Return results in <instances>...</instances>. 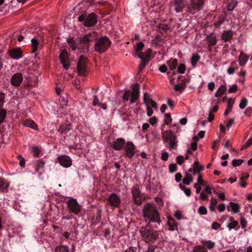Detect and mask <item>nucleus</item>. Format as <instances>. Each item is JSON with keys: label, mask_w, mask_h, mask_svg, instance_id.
<instances>
[{"label": "nucleus", "mask_w": 252, "mask_h": 252, "mask_svg": "<svg viewBox=\"0 0 252 252\" xmlns=\"http://www.w3.org/2000/svg\"><path fill=\"white\" fill-rule=\"evenodd\" d=\"M68 247L63 245L57 247L55 250V252H68Z\"/></svg>", "instance_id": "obj_35"}, {"label": "nucleus", "mask_w": 252, "mask_h": 252, "mask_svg": "<svg viewBox=\"0 0 252 252\" xmlns=\"http://www.w3.org/2000/svg\"><path fill=\"white\" fill-rule=\"evenodd\" d=\"M179 186L180 189L184 190L186 195H187L188 196H190L191 195V191L189 189L186 188L184 186L182 185V184H180Z\"/></svg>", "instance_id": "obj_40"}, {"label": "nucleus", "mask_w": 252, "mask_h": 252, "mask_svg": "<svg viewBox=\"0 0 252 252\" xmlns=\"http://www.w3.org/2000/svg\"><path fill=\"white\" fill-rule=\"evenodd\" d=\"M227 227L229 229L239 228V226L238 221L235 220L233 217H231L230 218L229 222H228Z\"/></svg>", "instance_id": "obj_23"}, {"label": "nucleus", "mask_w": 252, "mask_h": 252, "mask_svg": "<svg viewBox=\"0 0 252 252\" xmlns=\"http://www.w3.org/2000/svg\"><path fill=\"white\" fill-rule=\"evenodd\" d=\"M172 122V118L169 114L167 113L164 116V123L166 125L170 124Z\"/></svg>", "instance_id": "obj_46"}, {"label": "nucleus", "mask_w": 252, "mask_h": 252, "mask_svg": "<svg viewBox=\"0 0 252 252\" xmlns=\"http://www.w3.org/2000/svg\"><path fill=\"white\" fill-rule=\"evenodd\" d=\"M202 244L204 245L203 247H204L206 249H207L208 250H211V249H213L216 245V244L215 242H212V241H210V240L202 241Z\"/></svg>", "instance_id": "obj_28"}, {"label": "nucleus", "mask_w": 252, "mask_h": 252, "mask_svg": "<svg viewBox=\"0 0 252 252\" xmlns=\"http://www.w3.org/2000/svg\"><path fill=\"white\" fill-rule=\"evenodd\" d=\"M111 42L106 36L100 38L95 43V49L100 53L105 52L109 47Z\"/></svg>", "instance_id": "obj_4"}, {"label": "nucleus", "mask_w": 252, "mask_h": 252, "mask_svg": "<svg viewBox=\"0 0 252 252\" xmlns=\"http://www.w3.org/2000/svg\"><path fill=\"white\" fill-rule=\"evenodd\" d=\"M32 152L33 154L35 157H38L39 153H40V150L37 147H34L32 148Z\"/></svg>", "instance_id": "obj_56"}, {"label": "nucleus", "mask_w": 252, "mask_h": 252, "mask_svg": "<svg viewBox=\"0 0 252 252\" xmlns=\"http://www.w3.org/2000/svg\"><path fill=\"white\" fill-rule=\"evenodd\" d=\"M235 62H232L231 63V66L229 67L227 70V72L229 74H232L234 73L235 70V65L236 64Z\"/></svg>", "instance_id": "obj_41"}, {"label": "nucleus", "mask_w": 252, "mask_h": 252, "mask_svg": "<svg viewBox=\"0 0 252 252\" xmlns=\"http://www.w3.org/2000/svg\"><path fill=\"white\" fill-rule=\"evenodd\" d=\"M194 167L195 168V170L196 171V173L198 176H199V174H200V172L204 169V167L201 165L194 166Z\"/></svg>", "instance_id": "obj_60"}, {"label": "nucleus", "mask_w": 252, "mask_h": 252, "mask_svg": "<svg viewBox=\"0 0 252 252\" xmlns=\"http://www.w3.org/2000/svg\"><path fill=\"white\" fill-rule=\"evenodd\" d=\"M140 59H141V62L139 64V71H141L148 63L149 61L148 59H145V58H144V56H142L141 58Z\"/></svg>", "instance_id": "obj_30"}, {"label": "nucleus", "mask_w": 252, "mask_h": 252, "mask_svg": "<svg viewBox=\"0 0 252 252\" xmlns=\"http://www.w3.org/2000/svg\"><path fill=\"white\" fill-rule=\"evenodd\" d=\"M120 198L116 193L111 194L108 198V204L113 207H118L120 206Z\"/></svg>", "instance_id": "obj_10"}, {"label": "nucleus", "mask_w": 252, "mask_h": 252, "mask_svg": "<svg viewBox=\"0 0 252 252\" xmlns=\"http://www.w3.org/2000/svg\"><path fill=\"white\" fill-rule=\"evenodd\" d=\"M142 211L143 217L146 221L148 222V224L150 222H157L159 224L161 222L157 208L153 203H147L143 206Z\"/></svg>", "instance_id": "obj_1"}, {"label": "nucleus", "mask_w": 252, "mask_h": 252, "mask_svg": "<svg viewBox=\"0 0 252 252\" xmlns=\"http://www.w3.org/2000/svg\"><path fill=\"white\" fill-rule=\"evenodd\" d=\"M23 124L25 126L30 127L34 130H37L38 129V126L36 123L31 120H26L23 122Z\"/></svg>", "instance_id": "obj_24"}, {"label": "nucleus", "mask_w": 252, "mask_h": 252, "mask_svg": "<svg viewBox=\"0 0 252 252\" xmlns=\"http://www.w3.org/2000/svg\"><path fill=\"white\" fill-rule=\"evenodd\" d=\"M69 55L66 50H63L60 55V59L63 67L66 70L68 69L70 66L69 63Z\"/></svg>", "instance_id": "obj_9"}, {"label": "nucleus", "mask_w": 252, "mask_h": 252, "mask_svg": "<svg viewBox=\"0 0 252 252\" xmlns=\"http://www.w3.org/2000/svg\"><path fill=\"white\" fill-rule=\"evenodd\" d=\"M86 62L87 58L84 56H81L77 63V69L79 75H85L86 72Z\"/></svg>", "instance_id": "obj_8"}, {"label": "nucleus", "mask_w": 252, "mask_h": 252, "mask_svg": "<svg viewBox=\"0 0 252 252\" xmlns=\"http://www.w3.org/2000/svg\"><path fill=\"white\" fill-rule=\"evenodd\" d=\"M146 108L147 110V116L149 117L151 116L153 114V110L152 108L149 105H147Z\"/></svg>", "instance_id": "obj_64"}, {"label": "nucleus", "mask_w": 252, "mask_h": 252, "mask_svg": "<svg viewBox=\"0 0 252 252\" xmlns=\"http://www.w3.org/2000/svg\"><path fill=\"white\" fill-rule=\"evenodd\" d=\"M236 5H237V3L234 1L229 3L227 5L228 10L229 11L233 10L234 9V8L236 7Z\"/></svg>", "instance_id": "obj_58"}, {"label": "nucleus", "mask_w": 252, "mask_h": 252, "mask_svg": "<svg viewBox=\"0 0 252 252\" xmlns=\"http://www.w3.org/2000/svg\"><path fill=\"white\" fill-rule=\"evenodd\" d=\"M252 144V135L251 136L250 138L248 140V141L245 143V144L242 147L241 150H243L249 147H250Z\"/></svg>", "instance_id": "obj_44"}, {"label": "nucleus", "mask_w": 252, "mask_h": 252, "mask_svg": "<svg viewBox=\"0 0 252 252\" xmlns=\"http://www.w3.org/2000/svg\"><path fill=\"white\" fill-rule=\"evenodd\" d=\"M139 86L137 83L132 85V92H131L130 103L133 104L139 97Z\"/></svg>", "instance_id": "obj_11"}, {"label": "nucleus", "mask_w": 252, "mask_h": 252, "mask_svg": "<svg viewBox=\"0 0 252 252\" xmlns=\"http://www.w3.org/2000/svg\"><path fill=\"white\" fill-rule=\"evenodd\" d=\"M67 207L69 212L75 215H78L81 210V207L78 204L77 200L73 198H70L67 201Z\"/></svg>", "instance_id": "obj_6"}, {"label": "nucleus", "mask_w": 252, "mask_h": 252, "mask_svg": "<svg viewBox=\"0 0 252 252\" xmlns=\"http://www.w3.org/2000/svg\"><path fill=\"white\" fill-rule=\"evenodd\" d=\"M185 89V85L184 84H176L174 86V90L176 92H181Z\"/></svg>", "instance_id": "obj_42"}, {"label": "nucleus", "mask_w": 252, "mask_h": 252, "mask_svg": "<svg viewBox=\"0 0 252 252\" xmlns=\"http://www.w3.org/2000/svg\"><path fill=\"white\" fill-rule=\"evenodd\" d=\"M240 223L243 228H245L247 226V221L246 219L243 217L241 218Z\"/></svg>", "instance_id": "obj_62"}, {"label": "nucleus", "mask_w": 252, "mask_h": 252, "mask_svg": "<svg viewBox=\"0 0 252 252\" xmlns=\"http://www.w3.org/2000/svg\"><path fill=\"white\" fill-rule=\"evenodd\" d=\"M244 162L243 159H234L232 162V164L233 166H238L240 165Z\"/></svg>", "instance_id": "obj_48"}, {"label": "nucleus", "mask_w": 252, "mask_h": 252, "mask_svg": "<svg viewBox=\"0 0 252 252\" xmlns=\"http://www.w3.org/2000/svg\"><path fill=\"white\" fill-rule=\"evenodd\" d=\"M58 160L60 165L65 168L69 167L72 165L71 159L66 155H62L58 157Z\"/></svg>", "instance_id": "obj_12"}, {"label": "nucleus", "mask_w": 252, "mask_h": 252, "mask_svg": "<svg viewBox=\"0 0 252 252\" xmlns=\"http://www.w3.org/2000/svg\"><path fill=\"white\" fill-rule=\"evenodd\" d=\"M32 47V52H35L37 49L38 45V41L37 39L35 38H32L31 40Z\"/></svg>", "instance_id": "obj_38"}, {"label": "nucleus", "mask_w": 252, "mask_h": 252, "mask_svg": "<svg viewBox=\"0 0 252 252\" xmlns=\"http://www.w3.org/2000/svg\"><path fill=\"white\" fill-rule=\"evenodd\" d=\"M193 181V178L192 176V175L186 172L185 174V177L183 180V182L184 184L187 185H189L191 182H192Z\"/></svg>", "instance_id": "obj_29"}, {"label": "nucleus", "mask_w": 252, "mask_h": 252, "mask_svg": "<svg viewBox=\"0 0 252 252\" xmlns=\"http://www.w3.org/2000/svg\"><path fill=\"white\" fill-rule=\"evenodd\" d=\"M9 53L10 57L14 60H18L22 57L21 51L18 48L9 50Z\"/></svg>", "instance_id": "obj_18"}, {"label": "nucleus", "mask_w": 252, "mask_h": 252, "mask_svg": "<svg viewBox=\"0 0 252 252\" xmlns=\"http://www.w3.org/2000/svg\"><path fill=\"white\" fill-rule=\"evenodd\" d=\"M131 193L134 202L137 205H141L142 201L140 195V190L137 185L134 186L131 189Z\"/></svg>", "instance_id": "obj_7"}, {"label": "nucleus", "mask_w": 252, "mask_h": 252, "mask_svg": "<svg viewBox=\"0 0 252 252\" xmlns=\"http://www.w3.org/2000/svg\"><path fill=\"white\" fill-rule=\"evenodd\" d=\"M143 100L146 106L149 105L150 104L153 108L155 109H158L157 103L151 98L148 93H144Z\"/></svg>", "instance_id": "obj_17"}, {"label": "nucleus", "mask_w": 252, "mask_h": 252, "mask_svg": "<svg viewBox=\"0 0 252 252\" xmlns=\"http://www.w3.org/2000/svg\"><path fill=\"white\" fill-rule=\"evenodd\" d=\"M205 40L209 43V46L215 45L217 42L216 36L214 33L207 35Z\"/></svg>", "instance_id": "obj_22"}, {"label": "nucleus", "mask_w": 252, "mask_h": 252, "mask_svg": "<svg viewBox=\"0 0 252 252\" xmlns=\"http://www.w3.org/2000/svg\"><path fill=\"white\" fill-rule=\"evenodd\" d=\"M192 252H207V251L204 247L197 245L193 248Z\"/></svg>", "instance_id": "obj_36"}, {"label": "nucleus", "mask_w": 252, "mask_h": 252, "mask_svg": "<svg viewBox=\"0 0 252 252\" xmlns=\"http://www.w3.org/2000/svg\"><path fill=\"white\" fill-rule=\"evenodd\" d=\"M126 157L131 158L135 154V146L131 142H127L125 147Z\"/></svg>", "instance_id": "obj_13"}, {"label": "nucleus", "mask_w": 252, "mask_h": 252, "mask_svg": "<svg viewBox=\"0 0 252 252\" xmlns=\"http://www.w3.org/2000/svg\"><path fill=\"white\" fill-rule=\"evenodd\" d=\"M160 40V37L159 35H157L155 37V39H153L151 41V44L153 45L157 46L158 45V41H159Z\"/></svg>", "instance_id": "obj_59"}, {"label": "nucleus", "mask_w": 252, "mask_h": 252, "mask_svg": "<svg viewBox=\"0 0 252 252\" xmlns=\"http://www.w3.org/2000/svg\"><path fill=\"white\" fill-rule=\"evenodd\" d=\"M248 104V99L246 98H243L240 103L239 107L241 109H244Z\"/></svg>", "instance_id": "obj_43"}, {"label": "nucleus", "mask_w": 252, "mask_h": 252, "mask_svg": "<svg viewBox=\"0 0 252 252\" xmlns=\"http://www.w3.org/2000/svg\"><path fill=\"white\" fill-rule=\"evenodd\" d=\"M23 80V76L21 73H16L11 76L10 82L12 86L18 87Z\"/></svg>", "instance_id": "obj_14"}, {"label": "nucleus", "mask_w": 252, "mask_h": 252, "mask_svg": "<svg viewBox=\"0 0 252 252\" xmlns=\"http://www.w3.org/2000/svg\"><path fill=\"white\" fill-rule=\"evenodd\" d=\"M204 3V0H191V4L189 6L188 8L191 10L192 9L199 10L203 6Z\"/></svg>", "instance_id": "obj_15"}, {"label": "nucleus", "mask_w": 252, "mask_h": 252, "mask_svg": "<svg viewBox=\"0 0 252 252\" xmlns=\"http://www.w3.org/2000/svg\"><path fill=\"white\" fill-rule=\"evenodd\" d=\"M175 4V10L176 12L179 13L183 11V9L185 6V4L184 3L183 0H174Z\"/></svg>", "instance_id": "obj_21"}, {"label": "nucleus", "mask_w": 252, "mask_h": 252, "mask_svg": "<svg viewBox=\"0 0 252 252\" xmlns=\"http://www.w3.org/2000/svg\"><path fill=\"white\" fill-rule=\"evenodd\" d=\"M131 96V92L129 90L126 91L123 95V99L127 101Z\"/></svg>", "instance_id": "obj_52"}, {"label": "nucleus", "mask_w": 252, "mask_h": 252, "mask_svg": "<svg viewBox=\"0 0 252 252\" xmlns=\"http://www.w3.org/2000/svg\"><path fill=\"white\" fill-rule=\"evenodd\" d=\"M6 115V111L4 109L0 110V124L3 121Z\"/></svg>", "instance_id": "obj_45"}, {"label": "nucleus", "mask_w": 252, "mask_h": 252, "mask_svg": "<svg viewBox=\"0 0 252 252\" xmlns=\"http://www.w3.org/2000/svg\"><path fill=\"white\" fill-rule=\"evenodd\" d=\"M200 59V57L197 54H193L192 56L191 63L193 67L196 66L197 63Z\"/></svg>", "instance_id": "obj_34"}, {"label": "nucleus", "mask_w": 252, "mask_h": 252, "mask_svg": "<svg viewBox=\"0 0 252 252\" xmlns=\"http://www.w3.org/2000/svg\"><path fill=\"white\" fill-rule=\"evenodd\" d=\"M186 70V66L184 64H180L178 67V71L180 73H184Z\"/></svg>", "instance_id": "obj_51"}, {"label": "nucleus", "mask_w": 252, "mask_h": 252, "mask_svg": "<svg viewBox=\"0 0 252 252\" xmlns=\"http://www.w3.org/2000/svg\"><path fill=\"white\" fill-rule=\"evenodd\" d=\"M71 128L72 127L70 124L67 125L62 129L61 132L62 134H65L67 132L70 131Z\"/></svg>", "instance_id": "obj_47"}, {"label": "nucleus", "mask_w": 252, "mask_h": 252, "mask_svg": "<svg viewBox=\"0 0 252 252\" xmlns=\"http://www.w3.org/2000/svg\"><path fill=\"white\" fill-rule=\"evenodd\" d=\"M229 205L231 207L232 211L234 213H237L239 211L240 207L238 204L231 202L229 203Z\"/></svg>", "instance_id": "obj_37"}, {"label": "nucleus", "mask_w": 252, "mask_h": 252, "mask_svg": "<svg viewBox=\"0 0 252 252\" xmlns=\"http://www.w3.org/2000/svg\"><path fill=\"white\" fill-rule=\"evenodd\" d=\"M142 238L147 243L154 242L158 238V233L146 227H142L140 231Z\"/></svg>", "instance_id": "obj_2"}, {"label": "nucleus", "mask_w": 252, "mask_h": 252, "mask_svg": "<svg viewBox=\"0 0 252 252\" xmlns=\"http://www.w3.org/2000/svg\"><path fill=\"white\" fill-rule=\"evenodd\" d=\"M125 142V139L119 138L113 142L112 146L115 150H120L124 147Z\"/></svg>", "instance_id": "obj_16"}, {"label": "nucleus", "mask_w": 252, "mask_h": 252, "mask_svg": "<svg viewBox=\"0 0 252 252\" xmlns=\"http://www.w3.org/2000/svg\"><path fill=\"white\" fill-rule=\"evenodd\" d=\"M144 46V44L142 42L137 43L136 45L134 46L135 54L139 58H141V56H144L143 53L142 52Z\"/></svg>", "instance_id": "obj_19"}, {"label": "nucleus", "mask_w": 252, "mask_h": 252, "mask_svg": "<svg viewBox=\"0 0 252 252\" xmlns=\"http://www.w3.org/2000/svg\"><path fill=\"white\" fill-rule=\"evenodd\" d=\"M67 42L68 44H69V46L70 47V48H71V49L73 50L74 51L76 49L77 47L75 45V41H74L73 38H70L67 39Z\"/></svg>", "instance_id": "obj_39"}, {"label": "nucleus", "mask_w": 252, "mask_h": 252, "mask_svg": "<svg viewBox=\"0 0 252 252\" xmlns=\"http://www.w3.org/2000/svg\"><path fill=\"white\" fill-rule=\"evenodd\" d=\"M232 35L231 31H224L221 35V38L224 42L228 41L232 38Z\"/></svg>", "instance_id": "obj_26"}, {"label": "nucleus", "mask_w": 252, "mask_h": 252, "mask_svg": "<svg viewBox=\"0 0 252 252\" xmlns=\"http://www.w3.org/2000/svg\"><path fill=\"white\" fill-rule=\"evenodd\" d=\"M226 89V86L225 85H221L218 89L217 92L215 93V96L217 97H220L225 93Z\"/></svg>", "instance_id": "obj_27"}, {"label": "nucleus", "mask_w": 252, "mask_h": 252, "mask_svg": "<svg viewBox=\"0 0 252 252\" xmlns=\"http://www.w3.org/2000/svg\"><path fill=\"white\" fill-rule=\"evenodd\" d=\"M78 21L80 22L84 21V25L86 27H91L94 26L97 22V18L94 13H92L86 16L85 14H82L78 17Z\"/></svg>", "instance_id": "obj_5"}, {"label": "nucleus", "mask_w": 252, "mask_h": 252, "mask_svg": "<svg viewBox=\"0 0 252 252\" xmlns=\"http://www.w3.org/2000/svg\"><path fill=\"white\" fill-rule=\"evenodd\" d=\"M169 170L171 172H174L177 170V165L175 163L171 164L169 167Z\"/></svg>", "instance_id": "obj_63"}, {"label": "nucleus", "mask_w": 252, "mask_h": 252, "mask_svg": "<svg viewBox=\"0 0 252 252\" xmlns=\"http://www.w3.org/2000/svg\"><path fill=\"white\" fill-rule=\"evenodd\" d=\"M162 139L164 142L176 139V136L171 131H165L162 133Z\"/></svg>", "instance_id": "obj_20"}, {"label": "nucleus", "mask_w": 252, "mask_h": 252, "mask_svg": "<svg viewBox=\"0 0 252 252\" xmlns=\"http://www.w3.org/2000/svg\"><path fill=\"white\" fill-rule=\"evenodd\" d=\"M167 64L171 70L175 69L178 65V60L174 59L173 60H170L167 62Z\"/></svg>", "instance_id": "obj_32"}, {"label": "nucleus", "mask_w": 252, "mask_h": 252, "mask_svg": "<svg viewBox=\"0 0 252 252\" xmlns=\"http://www.w3.org/2000/svg\"><path fill=\"white\" fill-rule=\"evenodd\" d=\"M45 163L42 160H39L37 162L35 170L36 172H39L40 174L41 173V171L43 170L44 167Z\"/></svg>", "instance_id": "obj_31"}, {"label": "nucleus", "mask_w": 252, "mask_h": 252, "mask_svg": "<svg viewBox=\"0 0 252 252\" xmlns=\"http://www.w3.org/2000/svg\"><path fill=\"white\" fill-rule=\"evenodd\" d=\"M234 103V100L231 98H229L227 102V108L232 110Z\"/></svg>", "instance_id": "obj_54"}, {"label": "nucleus", "mask_w": 252, "mask_h": 252, "mask_svg": "<svg viewBox=\"0 0 252 252\" xmlns=\"http://www.w3.org/2000/svg\"><path fill=\"white\" fill-rule=\"evenodd\" d=\"M170 141V149H175L177 146V141L176 138L174 139H172Z\"/></svg>", "instance_id": "obj_55"}, {"label": "nucleus", "mask_w": 252, "mask_h": 252, "mask_svg": "<svg viewBox=\"0 0 252 252\" xmlns=\"http://www.w3.org/2000/svg\"><path fill=\"white\" fill-rule=\"evenodd\" d=\"M95 38L94 33H89L85 35L82 38L80 39V47L81 48L82 52L84 53L89 51L90 43L93 41Z\"/></svg>", "instance_id": "obj_3"}, {"label": "nucleus", "mask_w": 252, "mask_h": 252, "mask_svg": "<svg viewBox=\"0 0 252 252\" xmlns=\"http://www.w3.org/2000/svg\"><path fill=\"white\" fill-rule=\"evenodd\" d=\"M237 88H238V87H237V85L233 84L232 86H231V87L229 88V89L228 90V92L229 93H235V92H236Z\"/></svg>", "instance_id": "obj_57"}, {"label": "nucleus", "mask_w": 252, "mask_h": 252, "mask_svg": "<svg viewBox=\"0 0 252 252\" xmlns=\"http://www.w3.org/2000/svg\"><path fill=\"white\" fill-rule=\"evenodd\" d=\"M223 22L224 19L223 18H220L215 23L214 26L216 28H219L223 23Z\"/></svg>", "instance_id": "obj_61"}, {"label": "nucleus", "mask_w": 252, "mask_h": 252, "mask_svg": "<svg viewBox=\"0 0 252 252\" xmlns=\"http://www.w3.org/2000/svg\"><path fill=\"white\" fill-rule=\"evenodd\" d=\"M249 58V56L245 54L243 52H241L238 60L239 65L242 66H244L246 64Z\"/></svg>", "instance_id": "obj_25"}, {"label": "nucleus", "mask_w": 252, "mask_h": 252, "mask_svg": "<svg viewBox=\"0 0 252 252\" xmlns=\"http://www.w3.org/2000/svg\"><path fill=\"white\" fill-rule=\"evenodd\" d=\"M9 183L4 179L0 178V190L6 189L8 188Z\"/></svg>", "instance_id": "obj_33"}, {"label": "nucleus", "mask_w": 252, "mask_h": 252, "mask_svg": "<svg viewBox=\"0 0 252 252\" xmlns=\"http://www.w3.org/2000/svg\"><path fill=\"white\" fill-rule=\"evenodd\" d=\"M199 213L200 215H206L207 213V208L204 206H201L198 209Z\"/></svg>", "instance_id": "obj_50"}, {"label": "nucleus", "mask_w": 252, "mask_h": 252, "mask_svg": "<svg viewBox=\"0 0 252 252\" xmlns=\"http://www.w3.org/2000/svg\"><path fill=\"white\" fill-rule=\"evenodd\" d=\"M152 52V50L150 48L147 49L146 52L143 53L144 58H145V59L149 60L150 56H151Z\"/></svg>", "instance_id": "obj_49"}, {"label": "nucleus", "mask_w": 252, "mask_h": 252, "mask_svg": "<svg viewBox=\"0 0 252 252\" xmlns=\"http://www.w3.org/2000/svg\"><path fill=\"white\" fill-rule=\"evenodd\" d=\"M5 95L3 93H0V108H1L3 106L4 102Z\"/></svg>", "instance_id": "obj_53"}]
</instances>
